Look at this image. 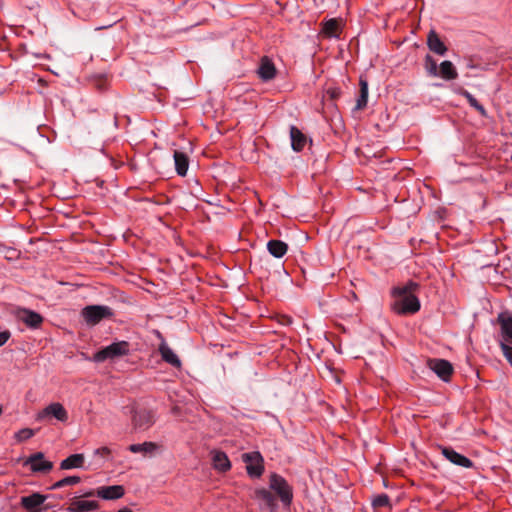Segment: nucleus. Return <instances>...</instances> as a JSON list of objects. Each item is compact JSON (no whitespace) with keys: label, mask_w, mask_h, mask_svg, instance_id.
I'll return each instance as SVG.
<instances>
[{"label":"nucleus","mask_w":512,"mask_h":512,"mask_svg":"<svg viewBox=\"0 0 512 512\" xmlns=\"http://www.w3.org/2000/svg\"><path fill=\"white\" fill-rule=\"evenodd\" d=\"M46 499L47 496L45 495H42L40 493H33L31 495L22 497L21 505L24 509L28 511H34L36 508L42 505Z\"/></svg>","instance_id":"19"},{"label":"nucleus","mask_w":512,"mask_h":512,"mask_svg":"<svg viewBox=\"0 0 512 512\" xmlns=\"http://www.w3.org/2000/svg\"><path fill=\"white\" fill-rule=\"evenodd\" d=\"M159 449V445L155 442L146 441L139 444H131L128 450L132 453H143L144 455H151Z\"/></svg>","instance_id":"22"},{"label":"nucleus","mask_w":512,"mask_h":512,"mask_svg":"<svg viewBox=\"0 0 512 512\" xmlns=\"http://www.w3.org/2000/svg\"><path fill=\"white\" fill-rule=\"evenodd\" d=\"M84 463V455L83 454H72L66 459L62 460L60 463V469L69 470L74 468H80Z\"/></svg>","instance_id":"25"},{"label":"nucleus","mask_w":512,"mask_h":512,"mask_svg":"<svg viewBox=\"0 0 512 512\" xmlns=\"http://www.w3.org/2000/svg\"><path fill=\"white\" fill-rule=\"evenodd\" d=\"M18 318L24 322L28 327L37 329L43 323V317L39 313L30 309H20L18 312Z\"/></svg>","instance_id":"13"},{"label":"nucleus","mask_w":512,"mask_h":512,"mask_svg":"<svg viewBox=\"0 0 512 512\" xmlns=\"http://www.w3.org/2000/svg\"><path fill=\"white\" fill-rule=\"evenodd\" d=\"M253 498L258 502L259 508L267 512H275L277 500L273 493L265 488L256 489Z\"/></svg>","instance_id":"7"},{"label":"nucleus","mask_w":512,"mask_h":512,"mask_svg":"<svg viewBox=\"0 0 512 512\" xmlns=\"http://www.w3.org/2000/svg\"><path fill=\"white\" fill-rule=\"evenodd\" d=\"M359 96L356 101L355 109H363L367 105L368 100V82L362 76L359 78Z\"/></svg>","instance_id":"26"},{"label":"nucleus","mask_w":512,"mask_h":512,"mask_svg":"<svg viewBox=\"0 0 512 512\" xmlns=\"http://www.w3.org/2000/svg\"><path fill=\"white\" fill-rule=\"evenodd\" d=\"M441 454L451 463L457 466H461L464 468H472L473 462L465 457L464 455L459 454L453 448L447 446L440 447Z\"/></svg>","instance_id":"10"},{"label":"nucleus","mask_w":512,"mask_h":512,"mask_svg":"<svg viewBox=\"0 0 512 512\" xmlns=\"http://www.w3.org/2000/svg\"><path fill=\"white\" fill-rule=\"evenodd\" d=\"M118 512H133V511L129 508H122Z\"/></svg>","instance_id":"38"},{"label":"nucleus","mask_w":512,"mask_h":512,"mask_svg":"<svg viewBox=\"0 0 512 512\" xmlns=\"http://www.w3.org/2000/svg\"><path fill=\"white\" fill-rule=\"evenodd\" d=\"M464 97L467 99L468 103L475 108L482 116H486L487 112L486 109L483 107L482 104L478 102V100L468 91L463 92Z\"/></svg>","instance_id":"30"},{"label":"nucleus","mask_w":512,"mask_h":512,"mask_svg":"<svg viewBox=\"0 0 512 512\" xmlns=\"http://www.w3.org/2000/svg\"><path fill=\"white\" fill-rule=\"evenodd\" d=\"M419 285L409 281L405 285L398 286L392 290L391 308L400 315L414 314L420 309L419 299L415 296V291Z\"/></svg>","instance_id":"1"},{"label":"nucleus","mask_w":512,"mask_h":512,"mask_svg":"<svg viewBox=\"0 0 512 512\" xmlns=\"http://www.w3.org/2000/svg\"><path fill=\"white\" fill-rule=\"evenodd\" d=\"M500 347H501V350H502L504 356L506 357L507 361L512 366V346L509 345L508 343L501 342Z\"/></svg>","instance_id":"34"},{"label":"nucleus","mask_w":512,"mask_h":512,"mask_svg":"<svg viewBox=\"0 0 512 512\" xmlns=\"http://www.w3.org/2000/svg\"><path fill=\"white\" fill-rule=\"evenodd\" d=\"M130 352V344L127 341L114 342L93 355V360L97 363L104 362L108 359L126 356Z\"/></svg>","instance_id":"3"},{"label":"nucleus","mask_w":512,"mask_h":512,"mask_svg":"<svg viewBox=\"0 0 512 512\" xmlns=\"http://www.w3.org/2000/svg\"><path fill=\"white\" fill-rule=\"evenodd\" d=\"M173 157H174L175 169L177 171V174L180 176H185L187 174L188 167H189L188 156L184 152L175 150Z\"/></svg>","instance_id":"21"},{"label":"nucleus","mask_w":512,"mask_h":512,"mask_svg":"<svg viewBox=\"0 0 512 512\" xmlns=\"http://www.w3.org/2000/svg\"><path fill=\"white\" fill-rule=\"evenodd\" d=\"M81 315L89 326H95L104 319L114 316L113 310L105 305H88L82 309Z\"/></svg>","instance_id":"4"},{"label":"nucleus","mask_w":512,"mask_h":512,"mask_svg":"<svg viewBox=\"0 0 512 512\" xmlns=\"http://www.w3.org/2000/svg\"><path fill=\"white\" fill-rule=\"evenodd\" d=\"M158 337L161 338V343L159 344L158 351L161 355L162 360L175 368H181V360L176 355V353L168 346V344L166 343V341L163 339L162 335L159 332Z\"/></svg>","instance_id":"11"},{"label":"nucleus","mask_w":512,"mask_h":512,"mask_svg":"<svg viewBox=\"0 0 512 512\" xmlns=\"http://www.w3.org/2000/svg\"><path fill=\"white\" fill-rule=\"evenodd\" d=\"M374 507H390V499L386 494H380L373 500Z\"/></svg>","instance_id":"32"},{"label":"nucleus","mask_w":512,"mask_h":512,"mask_svg":"<svg viewBox=\"0 0 512 512\" xmlns=\"http://www.w3.org/2000/svg\"><path fill=\"white\" fill-rule=\"evenodd\" d=\"M242 460L246 464V472L251 478H259L264 472V459L260 452L244 453Z\"/></svg>","instance_id":"5"},{"label":"nucleus","mask_w":512,"mask_h":512,"mask_svg":"<svg viewBox=\"0 0 512 512\" xmlns=\"http://www.w3.org/2000/svg\"><path fill=\"white\" fill-rule=\"evenodd\" d=\"M154 414L151 410H136L132 416V424L135 429L147 430L154 424Z\"/></svg>","instance_id":"9"},{"label":"nucleus","mask_w":512,"mask_h":512,"mask_svg":"<svg viewBox=\"0 0 512 512\" xmlns=\"http://www.w3.org/2000/svg\"><path fill=\"white\" fill-rule=\"evenodd\" d=\"M426 69L429 72V74L434 76L437 75V63L429 55L426 56Z\"/></svg>","instance_id":"33"},{"label":"nucleus","mask_w":512,"mask_h":512,"mask_svg":"<svg viewBox=\"0 0 512 512\" xmlns=\"http://www.w3.org/2000/svg\"><path fill=\"white\" fill-rule=\"evenodd\" d=\"M124 494L125 489L122 485L104 486L97 490V496L105 500H116Z\"/></svg>","instance_id":"15"},{"label":"nucleus","mask_w":512,"mask_h":512,"mask_svg":"<svg viewBox=\"0 0 512 512\" xmlns=\"http://www.w3.org/2000/svg\"><path fill=\"white\" fill-rule=\"evenodd\" d=\"M212 455L213 467L216 470L224 473L231 469V462L225 452L215 450L212 451Z\"/></svg>","instance_id":"17"},{"label":"nucleus","mask_w":512,"mask_h":512,"mask_svg":"<svg viewBox=\"0 0 512 512\" xmlns=\"http://www.w3.org/2000/svg\"><path fill=\"white\" fill-rule=\"evenodd\" d=\"M290 139L292 149L296 152L302 151L307 143L304 133L294 125L290 127Z\"/></svg>","instance_id":"18"},{"label":"nucleus","mask_w":512,"mask_h":512,"mask_svg":"<svg viewBox=\"0 0 512 512\" xmlns=\"http://www.w3.org/2000/svg\"><path fill=\"white\" fill-rule=\"evenodd\" d=\"M269 487L278 495L285 507H290L293 501V488L283 476L272 473L269 477Z\"/></svg>","instance_id":"2"},{"label":"nucleus","mask_w":512,"mask_h":512,"mask_svg":"<svg viewBox=\"0 0 512 512\" xmlns=\"http://www.w3.org/2000/svg\"><path fill=\"white\" fill-rule=\"evenodd\" d=\"M81 481L79 476H67L49 487V490L60 489L68 485H76Z\"/></svg>","instance_id":"29"},{"label":"nucleus","mask_w":512,"mask_h":512,"mask_svg":"<svg viewBox=\"0 0 512 512\" xmlns=\"http://www.w3.org/2000/svg\"><path fill=\"white\" fill-rule=\"evenodd\" d=\"M47 418H55L56 420L64 423L68 420V412L61 403L53 402L39 411L36 415V419L39 421Z\"/></svg>","instance_id":"6"},{"label":"nucleus","mask_w":512,"mask_h":512,"mask_svg":"<svg viewBox=\"0 0 512 512\" xmlns=\"http://www.w3.org/2000/svg\"><path fill=\"white\" fill-rule=\"evenodd\" d=\"M26 465H30V469L33 472H49L53 468V463L45 460L42 452H37L31 455L25 462Z\"/></svg>","instance_id":"12"},{"label":"nucleus","mask_w":512,"mask_h":512,"mask_svg":"<svg viewBox=\"0 0 512 512\" xmlns=\"http://www.w3.org/2000/svg\"><path fill=\"white\" fill-rule=\"evenodd\" d=\"M99 505L96 501L77 500L73 501L68 507V512H86L98 509Z\"/></svg>","instance_id":"23"},{"label":"nucleus","mask_w":512,"mask_h":512,"mask_svg":"<svg viewBox=\"0 0 512 512\" xmlns=\"http://www.w3.org/2000/svg\"><path fill=\"white\" fill-rule=\"evenodd\" d=\"M257 74L262 81H270L276 76V67L267 56L261 58Z\"/></svg>","instance_id":"14"},{"label":"nucleus","mask_w":512,"mask_h":512,"mask_svg":"<svg viewBox=\"0 0 512 512\" xmlns=\"http://www.w3.org/2000/svg\"><path fill=\"white\" fill-rule=\"evenodd\" d=\"M357 190L364 192V190L361 187H358Z\"/></svg>","instance_id":"41"},{"label":"nucleus","mask_w":512,"mask_h":512,"mask_svg":"<svg viewBox=\"0 0 512 512\" xmlns=\"http://www.w3.org/2000/svg\"><path fill=\"white\" fill-rule=\"evenodd\" d=\"M427 366L443 381H448L453 373L452 364L445 359H428Z\"/></svg>","instance_id":"8"},{"label":"nucleus","mask_w":512,"mask_h":512,"mask_svg":"<svg viewBox=\"0 0 512 512\" xmlns=\"http://www.w3.org/2000/svg\"><path fill=\"white\" fill-rule=\"evenodd\" d=\"M267 250L272 256L281 258L287 253L288 245L281 240L273 239L268 241Z\"/></svg>","instance_id":"24"},{"label":"nucleus","mask_w":512,"mask_h":512,"mask_svg":"<svg viewBox=\"0 0 512 512\" xmlns=\"http://www.w3.org/2000/svg\"><path fill=\"white\" fill-rule=\"evenodd\" d=\"M34 436V431L30 428H23L15 434V438L19 442L26 441Z\"/></svg>","instance_id":"31"},{"label":"nucleus","mask_w":512,"mask_h":512,"mask_svg":"<svg viewBox=\"0 0 512 512\" xmlns=\"http://www.w3.org/2000/svg\"><path fill=\"white\" fill-rule=\"evenodd\" d=\"M340 31V21L329 19L323 24L322 33L327 37H338Z\"/></svg>","instance_id":"27"},{"label":"nucleus","mask_w":512,"mask_h":512,"mask_svg":"<svg viewBox=\"0 0 512 512\" xmlns=\"http://www.w3.org/2000/svg\"><path fill=\"white\" fill-rule=\"evenodd\" d=\"M9 338H10L9 331L0 332V346H3L8 341Z\"/></svg>","instance_id":"37"},{"label":"nucleus","mask_w":512,"mask_h":512,"mask_svg":"<svg viewBox=\"0 0 512 512\" xmlns=\"http://www.w3.org/2000/svg\"><path fill=\"white\" fill-rule=\"evenodd\" d=\"M427 45L431 51L439 55H444L447 51V47L434 30H431L428 34Z\"/></svg>","instance_id":"20"},{"label":"nucleus","mask_w":512,"mask_h":512,"mask_svg":"<svg viewBox=\"0 0 512 512\" xmlns=\"http://www.w3.org/2000/svg\"><path fill=\"white\" fill-rule=\"evenodd\" d=\"M439 70L441 77L446 80H453L458 76L457 71L451 61H443L440 64Z\"/></svg>","instance_id":"28"},{"label":"nucleus","mask_w":512,"mask_h":512,"mask_svg":"<svg viewBox=\"0 0 512 512\" xmlns=\"http://www.w3.org/2000/svg\"><path fill=\"white\" fill-rule=\"evenodd\" d=\"M110 454H111V450L106 446L97 448L94 451V455H97V456H100L103 458H108L110 456Z\"/></svg>","instance_id":"35"},{"label":"nucleus","mask_w":512,"mask_h":512,"mask_svg":"<svg viewBox=\"0 0 512 512\" xmlns=\"http://www.w3.org/2000/svg\"><path fill=\"white\" fill-rule=\"evenodd\" d=\"M498 322L501 326L503 342L512 344V314H499Z\"/></svg>","instance_id":"16"},{"label":"nucleus","mask_w":512,"mask_h":512,"mask_svg":"<svg viewBox=\"0 0 512 512\" xmlns=\"http://www.w3.org/2000/svg\"><path fill=\"white\" fill-rule=\"evenodd\" d=\"M91 495H93V493H92V492H89V493H86V494H85V496H91Z\"/></svg>","instance_id":"40"},{"label":"nucleus","mask_w":512,"mask_h":512,"mask_svg":"<svg viewBox=\"0 0 512 512\" xmlns=\"http://www.w3.org/2000/svg\"><path fill=\"white\" fill-rule=\"evenodd\" d=\"M104 84H105V80H101V84H99L98 88L103 89Z\"/></svg>","instance_id":"39"},{"label":"nucleus","mask_w":512,"mask_h":512,"mask_svg":"<svg viewBox=\"0 0 512 512\" xmlns=\"http://www.w3.org/2000/svg\"><path fill=\"white\" fill-rule=\"evenodd\" d=\"M326 94L333 100L337 99L341 94V90L339 88H328L326 90Z\"/></svg>","instance_id":"36"}]
</instances>
